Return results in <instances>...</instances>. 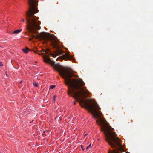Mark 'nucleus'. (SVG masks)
<instances>
[{"mask_svg":"<svg viewBox=\"0 0 153 153\" xmlns=\"http://www.w3.org/2000/svg\"><path fill=\"white\" fill-rule=\"evenodd\" d=\"M22 51L25 54L27 53L28 52L27 48L23 49H22Z\"/></svg>","mask_w":153,"mask_h":153,"instance_id":"obj_9","label":"nucleus"},{"mask_svg":"<svg viewBox=\"0 0 153 153\" xmlns=\"http://www.w3.org/2000/svg\"><path fill=\"white\" fill-rule=\"evenodd\" d=\"M2 66H3V64H2V63H1V62H0V67Z\"/></svg>","mask_w":153,"mask_h":153,"instance_id":"obj_13","label":"nucleus"},{"mask_svg":"<svg viewBox=\"0 0 153 153\" xmlns=\"http://www.w3.org/2000/svg\"><path fill=\"white\" fill-rule=\"evenodd\" d=\"M37 38L40 41H42L43 43L47 44L48 41V34L44 32H42L37 35H33L31 36V38L29 39L30 40H31L32 39L34 38Z\"/></svg>","mask_w":153,"mask_h":153,"instance_id":"obj_5","label":"nucleus"},{"mask_svg":"<svg viewBox=\"0 0 153 153\" xmlns=\"http://www.w3.org/2000/svg\"><path fill=\"white\" fill-rule=\"evenodd\" d=\"M91 144H90L88 146L86 147V149H88V148L90 147H91Z\"/></svg>","mask_w":153,"mask_h":153,"instance_id":"obj_12","label":"nucleus"},{"mask_svg":"<svg viewBox=\"0 0 153 153\" xmlns=\"http://www.w3.org/2000/svg\"><path fill=\"white\" fill-rule=\"evenodd\" d=\"M60 59L62 60H71L72 59V58L70 55L68 54H65V55L61 57Z\"/></svg>","mask_w":153,"mask_h":153,"instance_id":"obj_7","label":"nucleus"},{"mask_svg":"<svg viewBox=\"0 0 153 153\" xmlns=\"http://www.w3.org/2000/svg\"><path fill=\"white\" fill-rule=\"evenodd\" d=\"M59 59V58H57V59H56V60H58V59Z\"/></svg>","mask_w":153,"mask_h":153,"instance_id":"obj_18","label":"nucleus"},{"mask_svg":"<svg viewBox=\"0 0 153 153\" xmlns=\"http://www.w3.org/2000/svg\"><path fill=\"white\" fill-rule=\"evenodd\" d=\"M48 52L49 51V50H50V49H49V47H48Z\"/></svg>","mask_w":153,"mask_h":153,"instance_id":"obj_17","label":"nucleus"},{"mask_svg":"<svg viewBox=\"0 0 153 153\" xmlns=\"http://www.w3.org/2000/svg\"><path fill=\"white\" fill-rule=\"evenodd\" d=\"M22 30V29L18 30H17L14 31L13 32V33L14 34H17L19 33Z\"/></svg>","mask_w":153,"mask_h":153,"instance_id":"obj_8","label":"nucleus"},{"mask_svg":"<svg viewBox=\"0 0 153 153\" xmlns=\"http://www.w3.org/2000/svg\"><path fill=\"white\" fill-rule=\"evenodd\" d=\"M125 153H128V152H126Z\"/></svg>","mask_w":153,"mask_h":153,"instance_id":"obj_19","label":"nucleus"},{"mask_svg":"<svg viewBox=\"0 0 153 153\" xmlns=\"http://www.w3.org/2000/svg\"><path fill=\"white\" fill-rule=\"evenodd\" d=\"M24 19H23L22 20V21H23V22H24Z\"/></svg>","mask_w":153,"mask_h":153,"instance_id":"obj_15","label":"nucleus"},{"mask_svg":"<svg viewBox=\"0 0 153 153\" xmlns=\"http://www.w3.org/2000/svg\"><path fill=\"white\" fill-rule=\"evenodd\" d=\"M22 82V81H21L20 82V83L21 84Z\"/></svg>","mask_w":153,"mask_h":153,"instance_id":"obj_16","label":"nucleus"},{"mask_svg":"<svg viewBox=\"0 0 153 153\" xmlns=\"http://www.w3.org/2000/svg\"><path fill=\"white\" fill-rule=\"evenodd\" d=\"M33 85L35 87H38V83H35L34 82L33 83Z\"/></svg>","mask_w":153,"mask_h":153,"instance_id":"obj_10","label":"nucleus"},{"mask_svg":"<svg viewBox=\"0 0 153 153\" xmlns=\"http://www.w3.org/2000/svg\"><path fill=\"white\" fill-rule=\"evenodd\" d=\"M37 0H29L28 3L29 5V10L26 14L27 22V29L30 32L35 33L36 30L40 29L39 25L40 22L38 21V17H36L34 14L38 12L36 9L38 6Z\"/></svg>","mask_w":153,"mask_h":153,"instance_id":"obj_3","label":"nucleus"},{"mask_svg":"<svg viewBox=\"0 0 153 153\" xmlns=\"http://www.w3.org/2000/svg\"><path fill=\"white\" fill-rule=\"evenodd\" d=\"M87 135V134H85V136H86Z\"/></svg>","mask_w":153,"mask_h":153,"instance_id":"obj_20","label":"nucleus"},{"mask_svg":"<svg viewBox=\"0 0 153 153\" xmlns=\"http://www.w3.org/2000/svg\"><path fill=\"white\" fill-rule=\"evenodd\" d=\"M34 52L39 55H42L44 62L48 63V48L46 50L43 49L41 51L36 50L34 51Z\"/></svg>","mask_w":153,"mask_h":153,"instance_id":"obj_6","label":"nucleus"},{"mask_svg":"<svg viewBox=\"0 0 153 153\" xmlns=\"http://www.w3.org/2000/svg\"><path fill=\"white\" fill-rule=\"evenodd\" d=\"M48 41L50 40L51 42V46L53 48L56 49L55 51V53H48V56L50 55L53 57H54L56 56L61 55L63 53V51L60 49V46L58 44L56 41V37L55 36L48 33Z\"/></svg>","mask_w":153,"mask_h":153,"instance_id":"obj_4","label":"nucleus"},{"mask_svg":"<svg viewBox=\"0 0 153 153\" xmlns=\"http://www.w3.org/2000/svg\"><path fill=\"white\" fill-rule=\"evenodd\" d=\"M55 96H54V97H53V100L54 101H55Z\"/></svg>","mask_w":153,"mask_h":153,"instance_id":"obj_14","label":"nucleus"},{"mask_svg":"<svg viewBox=\"0 0 153 153\" xmlns=\"http://www.w3.org/2000/svg\"><path fill=\"white\" fill-rule=\"evenodd\" d=\"M96 122L98 125L102 126L101 128V131L104 132L106 137L105 140L106 141L111 147L115 148L109 153H120L119 151H123L124 149L122 147L121 140L119 138L116 137L115 133L113 131V128L105 124L106 122L102 119L97 120Z\"/></svg>","mask_w":153,"mask_h":153,"instance_id":"obj_2","label":"nucleus"},{"mask_svg":"<svg viewBox=\"0 0 153 153\" xmlns=\"http://www.w3.org/2000/svg\"><path fill=\"white\" fill-rule=\"evenodd\" d=\"M55 86V85H51L50 86V89H53Z\"/></svg>","mask_w":153,"mask_h":153,"instance_id":"obj_11","label":"nucleus"},{"mask_svg":"<svg viewBox=\"0 0 153 153\" xmlns=\"http://www.w3.org/2000/svg\"><path fill=\"white\" fill-rule=\"evenodd\" d=\"M48 64L51 65L65 79V84L68 86L70 88L68 91V95L76 100V101L74 102V104L75 105L77 101L79 102L82 107L91 112L95 118L100 117L102 118V113L97 110V109L100 110L101 108L97 102L91 99H89L88 101L91 103L89 104L86 100L83 99L84 97L88 96L89 93L86 89V87L82 86L85 84L84 82L80 78L78 79H70L72 77L78 76L72 73V69L68 67H64L56 65L55 62L52 61L49 57Z\"/></svg>","mask_w":153,"mask_h":153,"instance_id":"obj_1","label":"nucleus"}]
</instances>
